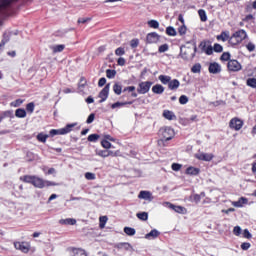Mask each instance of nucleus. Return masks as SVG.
I'll list each match as a JSON object with an SVG mask.
<instances>
[{"instance_id":"nucleus-1","label":"nucleus","mask_w":256,"mask_h":256,"mask_svg":"<svg viewBox=\"0 0 256 256\" xmlns=\"http://www.w3.org/2000/svg\"><path fill=\"white\" fill-rule=\"evenodd\" d=\"M24 183H31L37 189H44V187H55L57 183L51 182L49 180H44L37 176L26 175L21 178Z\"/></svg>"},{"instance_id":"nucleus-2","label":"nucleus","mask_w":256,"mask_h":256,"mask_svg":"<svg viewBox=\"0 0 256 256\" xmlns=\"http://www.w3.org/2000/svg\"><path fill=\"white\" fill-rule=\"evenodd\" d=\"M195 53H197V45L187 43V45L181 46L180 48V56L185 61H189V59H193L195 57Z\"/></svg>"},{"instance_id":"nucleus-3","label":"nucleus","mask_w":256,"mask_h":256,"mask_svg":"<svg viewBox=\"0 0 256 256\" xmlns=\"http://www.w3.org/2000/svg\"><path fill=\"white\" fill-rule=\"evenodd\" d=\"M247 38V32L243 29L236 31L230 38L229 42L233 45H239V43L245 41Z\"/></svg>"},{"instance_id":"nucleus-4","label":"nucleus","mask_w":256,"mask_h":256,"mask_svg":"<svg viewBox=\"0 0 256 256\" xmlns=\"http://www.w3.org/2000/svg\"><path fill=\"white\" fill-rule=\"evenodd\" d=\"M77 123H72L66 125L64 128L60 129H52L50 130L51 137H55V135H67V133H71L73 131V127H76Z\"/></svg>"},{"instance_id":"nucleus-5","label":"nucleus","mask_w":256,"mask_h":256,"mask_svg":"<svg viewBox=\"0 0 256 256\" xmlns=\"http://www.w3.org/2000/svg\"><path fill=\"white\" fill-rule=\"evenodd\" d=\"M159 135H161L164 141H171L175 137V130L171 127H164L159 130Z\"/></svg>"},{"instance_id":"nucleus-6","label":"nucleus","mask_w":256,"mask_h":256,"mask_svg":"<svg viewBox=\"0 0 256 256\" xmlns=\"http://www.w3.org/2000/svg\"><path fill=\"white\" fill-rule=\"evenodd\" d=\"M152 85L153 82L151 81L140 82L138 84L137 93H139V95H145L149 93Z\"/></svg>"},{"instance_id":"nucleus-7","label":"nucleus","mask_w":256,"mask_h":256,"mask_svg":"<svg viewBox=\"0 0 256 256\" xmlns=\"http://www.w3.org/2000/svg\"><path fill=\"white\" fill-rule=\"evenodd\" d=\"M162 205L163 207H168V209L175 211V213H180V215H185V213H187V209L185 207L171 204V202H163Z\"/></svg>"},{"instance_id":"nucleus-8","label":"nucleus","mask_w":256,"mask_h":256,"mask_svg":"<svg viewBox=\"0 0 256 256\" xmlns=\"http://www.w3.org/2000/svg\"><path fill=\"white\" fill-rule=\"evenodd\" d=\"M227 68H228V71H232L233 73H237V71H241L242 66H241V63H239V61L233 59V60L228 61Z\"/></svg>"},{"instance_id":"nucleus-9","label":"nucleus","mask_w":256,"mask_h":256,"mask_svg":"<svg viewBox=\"0 0 256 256\" xmlns=\"http://www.w3.org/2000/svg\"><path fill=\"white\" fill-rule=\"evenodd\" d=\"M199 48L201 51H203V53H206V55H211L213 53V46L209 44V41H202Z\"/></svg>"},{"instance_id":"nucleus-10","label":"nucleus","mask_w":256,"mask_h":256,"mask_svg":"<svg viewBox=\"0 0 256 256\" xmlns=\"http://www.w3.org/2000/svg\"><path fill=\"white\" fill-rule=\"evenodd\" d=\"M229 127L230 129H234V131H240L243 127V122L241 119L233 118L230 120Z\"/></svg>"},{"instance_id":"nucleus-11","label":"nucleus","mask_w":256,"mask_h":256,"mask_svg":"<svg viewBox=\"0 0 256 256\" xmlns=\"http://www.w3.org/2000/svg\"><path fill=\"white\" fill-rule=\"evenodd\" d=\"M111 87V84H107L99 93L100 101L99 103H104V101H107V98L109 97V89Z\"/></svg>"},{"instance_id":"nucleus-12","label":"nucleus","mask_w":256,"mask_h":256,"mask_svg":"<svg viewBox=\"0 0 256 256\" xmlns=\"http://www.w3.org/2000/svg\"><path fill=\"white\" fill-rule=\"evenodd\" d=\"M14 247L18 251H22V253H29V249H31V246L26 242H16L14 243Z\"/></svg>"},{"instance_id":"nucleus-13","label":"nucleus","mask_w":256,"mask_h":256,"mask_svg":"<svg viewBox=\"0 0 256 256\" xmlns=\"http://www.w3.org/2000/svg\"><path fill=\"white\" fill-rule=\"evenodd\" d=\"M195 157L199 161H213L214 156L211 153L199 152L195 155Z\"/></svg>"},{"instance_id":"nucleus-14","label":"nucleus","mask_w":256,"mask_h":256,"mask_svg":"<svg viewBox=\"0 0 256 256\" xmlns=\"http://www.w3.org/2000/svg\"><path fill=\"white\" fill-rule=\"evenodd\" d=\"M138 199H144V201H153V193L147 191V190H142L138 194Z\"/></svg>"},{"instance_id":"nucleus-15","label":"nucleus","mask_w":256,"mask_h":256,"mask_svg":"<svg viewBox=\"0 0 256 256\" xmlns=\"http://www.w3.org/2000/svg\"><path fill=\"white\" fill-rule=\"evenodd\" d=\"M209 73H212L213 75H217L221 71V65L217 62L210 63L209 65Z\"/></svg>"},{"instance_id":"nucleus-16","label":"nucleus","mask_w":256,"mask_h":256,"mask_svg":"<svg viewBox=\"0 0 256 256\" xmlns=\"http://www.w3.org/2000/svg\"><path fill=\"white\" fill-rule=\"evenodd\" d=\"M146 41L147 43H157L159 41V34H157V32H152V33H149L147 36H146Z\"/></svg>"},{"instance_id":"nucleus-17","label":"nucleus","mask_w":256,"mask_h":256,"mask_svg":"<svg viewBox=\"0 0 256 256\" xmlns=\"http://www.w3.org/2000/svg\"><path fill=\"white\" fill-rule=\"evenodd\" d=\"M180 85H181V82H179L177 79H173V80H170L168 84V89H170V91H177Z\"/></svg>"},{"instance_id":"nucleus-18","label":"nucleus","mask_w":256,"mask_h":256,"mask_svg":"<svg viewBox=\"0 0 256 256\" xmlns=\"http://www.w3.org/2000/svg\"><path fill=\"white\" fill-rule=\"evenodd\" d=\"M163 117L168 121H175V119H177V116L175 115V113H173V111H170V110H164Z\"/></svg>"},{"instance_id":"nucleus-19","label":"nucleus","mask_w":256,"mask_h":256,"mask_svg":"<svg viewBox=\"0 0 256 256\" xmlns=\"http://www.w3.org/2000/svg\"><path fill=\"white\" fill-rule=\"evenodd\" d=\"M249 203V200L245 197L239 198L238 201L232 202L233 207H243V205H247Z\"/></svg>"},{"instance_id":"nucleus-20","label":"nucleus","mask_w":256,"mask_h":256,"mask_svg":"<svg viewBox=\"0 0 256 256\" xmlns=\"http://www.w3.org/2000/svg\"><path fill=\"white\" fill-rule=\"evenodd\" d=\"M152 92L156 95H163V93H165V87L161 84H156L152 87Z\"/></svg>"},{"instance_id":"nucleus-21","label":"nucleus","mask_w":256,"mask_h":256,"mask_svg":"<svg viewBox=\"0 0 256 256\" xmlns=\"http://www.w3.org/2000/svg\"><path fill=\"white\" fill-rule=\"evenodd\" d=\"M201 173V169L190 166L186 169V175L197 176Z\"/></svg>"},{"instance_id":"nucleus-22","label":"nucleus","mask_w":256,"mask_h":256,"mask_svg":"<svg viewBox=\"0 0 256 256\" xmlns=\"http://www.w3.org/2000/svg\"><path fill=\"white\" fill-rule=\"evenodd\" d=\"M96 155H98V157H111V155H113V151L110 150H96Z\"/></svg>"},{"instance_id":"nucleus-23","label":"nucleus","mask_w":256,"mask_h":256,"mask_svg":"<svg viewBox=\"0 0 256 256\" xmlns=\"http://www.w3.org/2000/svg\"><path fill=\"white\" fill-rule=\"evenodd\" d=\"M15 117H18V119H25L27 117V111L23 108H18L15 111Z\"/></svg>"},{"instance_id":"nucleus-24","label":"nucleus","mask_w":256,"mask_h":256,"mask_svg":"<svg viewBox=\"0 0 256 256\" xmlns=\"http://www.w3.org/2000/svg\"><path fill=\"white\" fill-rule=\"evenodd\" d=\"M158 235H160V232L157 229H153L145 235V239H157Z\"/></svg>"},{"instance_id":"nucleus-25","label":"nucleus","mask_w":256,"mask_h":256,"mask_svg":"<svg viewBox=\"0 0 256 256\" xmlns=\"http://www.w3.org/2000/svg\"><path fill=\"white\" fill-rule=\"evenodd\" d=\"M60 225H76L77 220L73 218L61 219L59 220Z\"/></svg>"},{"instance_id":"nucleus-26","label":"nucleus","mask_w":256,"mask_h":256,"mask_svg":"<svg viewBox=\"0 0 256 256\" xmlns=\"http://www.w3.org/2000/svg\"><path fill=\"white\" fill-rule=\"evenodd\" d=\"M1 119H13L15 117V114H13V111L7 110L0 114Z\"/></svg>"},{"instance_id":"nucleus-27","label":"nucleus","mask_w":256,"mask_h":256,"mask_svg":"<svg viewBox=\"0 0 256 256\" xmlns=\"http://www.w3.org/2000/svg\"><path fill=\"white\" fill-rule=\"evenodd\" d=\"M217 41H229L231 38L229 37V32H222L220 35L216 37Z\"/></svg>"},{"instance_id":"nucleus-28","label":"nucleus","mask_w":256,"mask_h":256,"mask_svg":"<svg viewBox=\"0 0 256 256\" xmlns=\"http://www.w3.org/2000/svg\"><path fill=\"white\" fill-rule=\"evenodd\" d=\"M86 85H87V80L85 79V77H81L78 83L79 93H83V89H85Z\"/></svg>"},{"instance_id":"nucleus-29","label":"nucleus","mask_w":256,"mask_h":256,"mask_svg":"<svg viewBox=\"0 0 256 256\" xmlns=\"http://www.w3.org/2000/svg\"><path fill=\"white\" fill-rule=\"evenodd\" d=\"M158 79L163 85H169V83H171V76L160 75Z\"/></svg>"},{"instance_id":"nucleus-30","label":"nucleus","mask_w":256,"mask_h":256,"mask_svg":"<svg viewBox=\"0 0 256 256\" xmlns=\"http://www.w3.org/2000/svg\"><path fill=\"white\" fill-rule=\"evenodd\" d=\"M37 141H39L40 143H47V139H49V135L44 134V133H39L36 136Z\"/></svg>"},{"instance_id":"nucleus-31","label":"nucleus","mask_w":256,"mask_h":256,"mask_svg":"<svg viewBox=\"0 0 256 256\" xmlns=\"http://www.w3.org/2000/svg\"><path fill=\"white\" fill-rule=\"evenodd\" d=\"M13 0H2L0 3V13L5 11V8L10 6Z\"/></svg>"},{"instance_id":"nucleus-32","label":"nucleus","mask_w":256,"mask_h":256,"mask_svg":"<svg viewBox=\"0 0 256 256\" xmlns=\"http://www.w3.org/2000/svg\"><path fill=\"white\" fill-rule=\"evenodd\" d=\"M50 49H52L53 53H61L65 49V45L63 44L55 45L50 47Z\"/></svg>"},{"instance_id":"nucleus-33","label":"nucleus","mask_w":256,"mask_h":256,"mask_svg":"<svg viewBox=\"0 0 256 256\" xmlns=\"http://www.w3.org/2000/svg\"><path fill=\"white\" fill-rule=\"evenodd\" d=\"M113 91L116 95H121L123 92V86H121L119 83H115L113 86Z\"/></svg>"},{"instance_id":"nucleus-34","label":"nucleus","mask_w":256,"mask_h":256,"mask_svg":"<svg viewBox=\"0 0 256 256\" xmlns=\"http://www.w3.org/2000/svg\"><path fill=\"white\" fill-rule=\"evenodd\" d=\"M166 35H169V37H175L177 36V30L172 26H169L166 28Z\"/></svg>"},{"instance_id":"nucleus-35","label":"nucleus","mask_w":256,"mask_h":256,"mask_svg":"<svg viewBox=\"0 0 256 256\" xmlns=\"http://www.w3.org/2000/svg\"><path fill=\"white\" fill-rule=\"evenodd\" d=\"M116 247H118V249H125L126 251H129V249H131V244L123 242L116 244Z\"/></svg>"},{"instance_id":"nucleus-36","label":"nucleus","mask_w":256,"mask_h":256,"mask_svg":"<svg viewBox=\"0 0 256 256\" xmlns=\"http://www.w3.org/2000/svg\"><path fill=\"white\" fill-rule=\"evenodd\" d=\"M136 217H138L140 221H147V219H149V214L147 212H140L136 214Z\"/></svg>"},{"instance_id":"nucleus-37","label":"nucleus","mask_w":256,"mask_h":256,"mask_svg":"<svg viewBox=\"0 0 256 256\" xmlns=\"http://www.w3.org/2000/svg\"><path fill=\"white\" fill-rule=\"evenodd\" d=\"M246 85L248 87H252V89H256V78H248L246 81Z\"/></svg>"},{"instance_id":"nucleus-38","label":"nucleus","mask_w":256,"mask_h":256,"mask_svg":"<svg viewBox=\"0 0 256 256\" xmlns=\"http://www.w3.org/2000/svg\"><path fill=\"white\" fill-rule=\"evenodd\" d=\"M124 233H126V235H129V237H133V235H135L136 231H135V228L125 227Z\"/></svg>"},{"instance_id":"nucleus-39","label":"nucleus","mask_w":256,"mask_h":256,"mask_svg":"<svg viewBox=\"0 0 256 256\" xmlns=\"http://www.w3.org/2000/svg\"><path fill=\"white\" fill-rule=\"evenodd\" d=\"M98 140H99V134H90L88 136V141H90V143H97Z\"/></svg>"},{"instance_id":"nucleus-40","label":"nucleus","mask_w":256,"mask_h":256,"mask_svg":"<svg viewBox=\"0 0 256 256\" xmlns=\"http://www.w3.org/2000/svg\"><path fill=\"white\" fill-rule=\"evenodd\" d=\"M198 14H199V17H200L201 21H203V22L207 21V13L205 12V10L200 9L198 11Z\"/></svg>"},{"instance_id":"nucleus-41","label":"nucleus","mask_w":256,"mask_h":256,"mask_svg":"<svg viewBox=\"0 0 256 256\" xmlns=\"http://www.w3.org/2000/svg\"><path fill=\"white\" fill-rule=\"evenodd\" d=\"M115 75H117V71L111 69L106 70V77L108 79H113Z\"/></svg>"},{"instance_id":"nucleus-42","label":"nucleus","mask_w":256,"mask_h":256,"mask_svg":"<svg viewBox=\"0 0 256 256\" xmlns=\"http://www.w3.org/2000/svg\"><path fill=\"white\" fill-rule=\"evenodd\" d=\"M148 25L152 29H159V22L157 20H150V21H148Z\"/></svg>"},{"instance_id":"nucleus-43","label":"nucleus","mask_w":256,"mask_h":256,"mask_svg":"<svg viewBox=\"0 0 256 256\" xmlns=\"http://www.w3.org/2000/svg\"><path fill=\"white\" fill-rule=\"evenodd\" d=\"M212 51H215V53H223V46H221V44L215 43Z\"/></svg>"},{"instance_id":"nucleus-44","label":"nucleus","mask_w":256,"mask_h":256,"mask_svg":"<svg viewBox=\"0 0 256 256\" xmlns=\"http://www.w3.org/2000/svg\"><path fill=\"white\" fill-rule=\"evenodd\" d=\"M73 254L74 256H87V254L85 253V250L83 249H74Z\"/></svg>"},{"instance_id":"nucleus-45","label":"nucleus","mask_w":256,"mask_h":256,"mask_svg":"<svg viewBox=\"0 0 256 256\" xmlns=\"http://www.w3.org/2000/svg\"><path fill=\"white\" fill-rule=\"evenodd\" d=\"M99 221H100V229H104L105 228V223H107L108 218H107V216H101L99 218Z\"/></svg>"},{"instance_id":"nucleus-46","label":"nucleus","mask_w":256,"mask_h":256,"mask_svg":"<svg viewBox=\"0 0 256 256\" xmlns=\"http://www.w3.org/2000/svg\"><path fill=\"white\" fill-rule=\"evenodd\" d=\"M180 105H187L189 103V98L185 95H181L179 98Z\"/></svg>"},{"instance_id":"nucleus-47","label":"nucleus","mask_w":256,"mask_h":256,"mask_svg":"<svg viewBox=\"0 0 256 256\" xmlns=\"http://www.w3.org/2000/svg\"><path fill=\"white\" fill-rule=\"evenodd\" d=\"M26 111H28V113H33V111H35V103L30 102L26 105Z\"/></svg>"},{"instance_id":"nucleus-48","label":"nucleus","mask_w":256,"mask_h":256,"mask_svg":"<svg viewBox=\"0 0 256 256\" xmlns=\"http://www.w3.org/2000/svg\"><path fill=\"white\" fill-rule=\"evenodd\" d=\"M85 179H87L88 181H95V179H96L95 173L86 172Z\"/></svg>"},{"instance_id":"nucleus-49","label":"nucleus","mask_w":256,"mask_h":256,"mask_svg":"<svg viewBox=\"0 0 256 256\" xmlns=\"http://www.w3.org/2000/svg\"><path fill=\"white\" fill-rule=\"evenodd\" d=\"M125 105H127V103L115 102L114 104L111 105V109H119L121 107H125Z\"/></svg>"},{"instance_id":"nucleus-50","label":"nucleus","mask_w":256,"mask_h":256,"mask_svg":"<svg viewBox=\"0 0 256 256\" xmlns=\"http://www.w3.org/2000/svg\"><path fill=\"white\" fill-rule=\"evenodd\" d=\"M115 55H117V57H121L123 55H125V48L123 47H119L115 50Z\"/></svg>"},{"instance_id":"nucleus-51","label":"nucleus","mask_w":256,"mask_h":256,"mask_svg":"<svg viewBox=\"0 0 256 256\" xmlns=\"http://www.w3.org/2000/svg\"><path fill=\"white\" fill-rule=\"evenodd\" d=\"M192 73H201V64L197 63L191 68Z\"/></svg>"},{"instance_id":"nucleus-52","label":"nucleus","mask_w":256,"mask_h":256,"mask_svg":"<svg viewBox=\"0 0 256 256\" xmlns=\"http://www.w3.org/2000/svg\"><path fill=\"white\" fill-rule=\"evenodd\" d=\"M159 53H166V51H169V45L163 44L158 48Z\"/></svg>"},{"instance_id":"nucleus-53","label":"nucleus","mask_w":256,"mask_h":256,"mask_svg":"<svg viewBox=\"0 0 256 256\" xmlns=\"http://www.w3.org/2000/svg\"><path fill=\"white\" fill-rule=\"evenodd\" d=\"M178 33H179V35H185V33H187V26H185V24H182L178 28Z\"/></svg>"},{"instance_id":"nucleus-54","label":"nucleus","mask_w":256,"mask_h":256,"mask_svg":"<svg viewBox=\"0 0 256 256\" xmlns=\"http://www.w3.org/2000/svg\"><path fill=\"white\" fill-rule=\"evenodd\" d=\"M221 61H229V59H231V54L229 52H224L221 55Z\"/></svg>"},{"instance_id":"nucleus-55","label":"nucleus","mask_w":256,"mask_h":256,"mask_svg":"<svg viewBox=\"0 0 256 256\" xmlns=\"http://www.w3.org/2000/svg\"><path fill=\"white\" fill-rule=\"evenodd\" d=\"M241 249H242V251H248V249H251V243H249V242L242 243Z\"/></svg>"},{"instance_id":"nucleus-56","label":"nucleus","mask_w":256,"mask_h":256,"mask_svg":"<svg viewBox=\"0 0 256 256\" xmlns=\"http://www.w3.org/2000/svg\"><path fill=\"white\" fill-rule=\"evenodd\" d=\"M12 107H21L23 105V100L17 99L14 102L11 103Z\"/></svg>"},{"instance_id":"nucleus-57","label":"nucleus","mask_w":256,"mask_h":256,"mask_svg":"<svg viewBox=\"0 0 256 256\" xmlns=\"http://www.w3.org/2000/svg\"><path fill=\"white\" fill-rule=\"evenodd\" d=\"M8 41H9V34L5 33L4 34V38H3V40L0 43V47L5 46V43H8Z\"/></svg>"},{"instance_id":"nucleus-58","label":"nucleus","mask_w":256,"mask_h":256,"mask_svg":"<svg viewBox=\"0 0 256 256\" xmlns=\"http://www.w3.org/2000/svg\"><path fill=\"white\" fill-rule=\"evenodd\" d=\"M101 145L104 147V149H111V144L107 140H102Z\"/></svg>"},{"instance_id":"nucleus-59","label":"nucleus","mask_w":256,"mask_h":256,"mask_svg":"<svg viewBox=\"0 0 256 256\" xmlns=\"http://www.w3.org/2000/svg\"><path fill=\"white\" fill-rule=\"evenodd\" d=\"M246 48L248 51L253 52L255 51V44H253V42H249L247 45H246Z\"/></svg>"},{"instance_id":"nucleus-60","label":"nucleus","mask_w":256,"mask_h":256,"mask_svg":"<svg viewBox=\"0 0 256 256\" xmlns=\"http://www.w3.org/2000/svg\"><path fill=\"white\" fill-rule=\"evenodd\" d=\"M93 121H95V115L92 113L88 116L87 120H86V123L88 125H91V123H93Z\"/></svg>"},{"instance_id":"nucleus-61","label":"nucleus","mask_w":256,"mask_h":256,"mask_svg":"<svg viewBox=\"0 0 256 256\" xmlns=\"http://www.w3.org/2000/svg\"><path fill=\"white\" fill-rule=\"evenodd\" d=\"M130 46L132 47V49H135L136 47L139 46V40L138 39L131 40Z\"/></svg>"},{"instance_id":"nucleus-62","label":"nucleus","mask_w":256,"mask_h":256,"mask_svg":"<svg viewBox=\"0 0 256 256\" xmlns=\"http://www.w3.org/2000/svg\"><path fill=\"white\" fill-rule=\"evenodd\" d=\"M243 237H245V239H251V237H253V235L251 234V232H249L248 229H245L243 232Z\"/></svg>"},{"instance_id":"nucleus-63","label":"nucleus","mask_w":256,"mask_h":256,"mask_svg":"<svg viewBox=\"0 0 256 256\" xmlns=\"http://www.w3.org/2000/svg\"><path fill=\"white\" fill-rule=\"evenodd\" d=\"M233 233L236 235V237H239V235H241V228L239 226H235Z\"/></svg>"},{"instance_id":"nucleus-64","label":"nucleus","mask_w":256,"mask_h":256,"mask_svg":"<svg viewBox=\"0 0 256 256\" xmlns=\"http://www.w3.org/2000/svg\"><path fill=\"white\" fill-rule=\"evenodd\" d=\"M172 170L173 171H181V164L173 163Z\"/></svg>"}]
</instances>
